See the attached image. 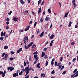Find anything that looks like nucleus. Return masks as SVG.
Listing matches in <instances>:
<instances>
[{"label": "nucleus", "instance_id": "obj_1", "mask_svg": "<svg viewBox=\"0 0 78 78\" xmlns=\"http://www.w3.org/2000/svg\"><path fill=\"white\" fill-rule=\"evenodd\" d=\"M8 70H10V71H12L14 69L13 67H9L7 68Z\"/></svg>", "mask_w": 78, "mask_h": 78}, {"label": "nucleus", "instance_id": "obj_2", "mask_svg": "<svg viewBox=\"0 0 78 78\" xmlns=\"http://www.w3.org/2000/svg\"><path fill=\"white\" fill-rule=\"evenodd\" d=\"M5 34H6V33L5 32L3 33V32L2 31L1 33V36H5Z\"/></svg>", "mask_w": 78, "mask_h": 78}, {"label": "nucleus", "instance_id": "obj_3", "mask_svg": "<svg viewBox=\"0 0 78 78\" xmlns=\"http://www.w3.org/2000/svg\"><path fill=\"white\" fill-rule=\"evenodd\" d=\"M33 42H31L29 44H28V45H27L28 47V48H29L30 47H31V46H32V45H33Z\"/></svg>", "mask_w": 78, "mask_h": 78}, {"label": "nucleus", "instance_id": "obj_4", "mask_svg": "<svg viewBox=\"0 0 78 78\" xmlns=\"http://www.w3.org/2000/svg\"><path fill=\"white\" fill-rule=\"evenodd\" d=\"M29 69V65H28L27 66V67L26 68H25L24 69V72H27L28 69Z\"/></svg>", "mask_w": 78, "mask_h": 78}, {"label": "nucleus", "instance_id": "obj_5", "mask_svg": "<svg viewBox=\"0 0 78 78\" xmlns=\"http://www.w3.org/2000/svg\"><path fill=\"white\" fill-rule=\"evenodd\" d=\"M13 20L15 22H17L18 20V18L14 17L13 18Z\"/></svg>", "mask_w": 78, "mask_h": 78}, {"label": "nucleus", "instance_id": "obj_6", "mask_svg": "<svg viewBox=\"0 0 78 78\" xmlns=\"http://www.w3.org/2000/svg\"><path fill=\"white\" fill-rule=\"evenodd\" d=\"M22 48H20L16 52L17 53H20V52L22 51Z\"/></svg>", "mask_w": 78, "mask_h": 78}, {"label": "nucleus", "instance_id": "obj_7", "mask_svg": "<svg viewBox=\"0 0 78 78\" xmlns=\"http://www.w3.org/2000/svg\"><path fill=\"white\" fill-rule=\"evenodd\" d=\"M54 37V35L52 34L51 35L49 39H53Z\"/></svg>", "mask_w": 78, "mask_h": 78}, {"label": "nucleus", "instance_id": "obj_8", "mask_svg": "<svg viewBox=\"0 0 78 78\" xmlns=\"http://www.w3.org/2000/svg\"><path fill=\"white\" fill-rule=\"evenodd\" d=\"M41 77H46V76H45V74L44 73H41Z\"/></svg>", "mask_w": 78, "mask_h": 78}, {"label": "nucleus", "instance_id": "obj_9", "mask_svg": "<svg viewBox=\"0 0 78 78\" xmlns=\"http://www.w3.org/2000/svg\"><path fill=\"white\" fill-rule=\"evenodd\" d=\"M44 56H45V53L44 52H42V55L41 56V58H43Z\"/></svg>", "mask_w": 78, "mask_h": 78}, {"label": "nucleus", "instance_id": "obj_10", "mask_svg": "<svg viewBox=\"0 0 78 78\" xmlns=\"http://www.w3.org/2000/svg\"><path fill=\"white\" fill-rule=\"evenodd\" d=\"M50 20V18L49 17H46L45 19V20L46 21H48V20Z\"/></svg>", "mask_w": 78, "mask_h": 78}, {"label": "nucleus", "instance_id": "obj_11", "mask_svg": "<svg viewBox=\"0 0 78 78\" xmlns=\"http://www.w3.org/2000/svg\"><path fill=\"white\" fill-rule=\"evenodd\" d=\"M69 12H68L67 13H66L65 14L64 17H67V15H68V14H69Z\"/></svg>", "mask_w": 78, "mask_h": 78}, {"label": "nucleus", "instance_id": "obj_12", "mask_svg": "<svg viewBox=\"0 0 78 78\" xmlns=\"http://www.w3.org/2000/svg\"><path fill=\"white\" fill-rule=\"evenodd\" d=\"M40 63H38L37 64V67L38 69H40L41 68V66H40Z\"/></svg>", "mask_w": 78, "mask_h": 78}, {"label": "nucleus", "instance_id": "obj_13", "mask_svg": "<svg viewBox=\"0 0 78 78\" xmlns=\"http://www.w3.org/2000/svg\"><path fill=\"white\" fill-rule=\"evenodd\" d=\"M20 2L22 5H23V4H24V3H25L24 1H23V0H20Z\"/></svg>", "mask_w": 78, "mask_h": 78}, {"label": "nucleus", "instance_id": "obj_14", "mask_svg": "<svg viewBox=\"0 0 78 78\" xmlns=\"http://www.w3.org/2000/svg\"><path fill=\"white\" fill-rule=\"evenodd\" d=\"M24 38L25 39L26 41H28V36H25Z\"/></svg>", "mask_w": 78, "mask_h": 78}, {"label": "nucleus", "instance_id": "obj_15", "mask_svg": "<svg viewBox=\"0 0 78 78\" xmlns=\"http://www.w3.org/2000/svg\"><path fill=\"white\" fill-rule=\"evenodd\" d=\"M44 31H43L40 35V37H42V36H44Z\"/></svg>", "mask_w": 78, "mask_h": 78}, {"label": "nucleus", "instance_id": "obj_16", "mask_svg": "<svg viewBox=\"0 0 78 78\" xmlns=\"http://www.w3.org/2000/svg\"><path fill=\"white\" fill-rule=\"evenodd\" d=\"M43 21H44V17H41L40 20V21L41 22H43Z\"/></svg>", "mask_w": 78, "mask_h": 78}, {"label": "nucleus", "instance_id": "obj_17", "mask_svg": "<svg viewBox=\"0 0 78 78\" xmlns=\"http://www.w3.org/2000/svg\"><path fill=\"white\" fill-rule=\"evenodd\" d=\"M26 12H27V14L28 13V11L27 10H26L25 12H23V13L24 14H25V13H26Z\"/></svg>", "mask_w": 78, "mask_h": 78}, {"label": "nucleus", "instance_id": "obj_18", "mask_svg": "<svg viewBox=\"0 0 78 78\" xmlns=\"http://www.w3.org/2000/svg\"><path fill=\"white\" fill-rule=\"evenodd\" d=\"M71 25H72V22L71 21L69 23L68 27H71Z\"/></svg>", "mask_w": 78, "mask_h": 78}, {"label": "nucleus", "instance_id": "obj_19", "mask_svg": "<svg viewBox=\"0 0 78 78\" xmlns=\"http://www.w3.org/2000/svg\"><path fill=\"white\" fill-rule=\"evenodd\" d=\"M24 47L25 49H26V50H28V47L27 46V44L25 45Z\"/></svg>", "mask_w": 78, "mask_h": 78}, {"label": "nucleus", "instance_id": "obj_20", "mask_svg": "<svg viewBox=\"0 0 78 78\" xmlns=\"http://www.w3.org/2000/svg\"><path fill=\"white\" fill-rule=\"evenodd\" d=\"M48 64V61H46L45 63V66H47Z\"/></svg>", "mask_w": 78, "mask_h": 78}, {"label": "nucleus", "instance_id": "obj_21", "mask_svg": "<svg viewBox=\"0 0 78 78\" xmlns=\"http://www.w3.org/2000/svg\"><path fill=\"white\" fill-rule=\"evenodd\" d=\"M36 25H37V22H35L34 25V28H35V27L36 26Z\"/></svg>", "mask_w": 78, "mask_h": 78}, {"label": "nucleus", "instance_id": "obj_22", "mask_svg": "<svg viewBox=\"0 0 78 78\" xmlns=\"http://www.w3.org/2000/svg\"><path fill=\"white\" fill-rule=\"evenodd\" d=\"M3 39H4L3 37H1L0 38L1 41H3Z\"/></svg>", "mask_w": 78, "mask_h": 78}, {"label": "nucleus", "instance_id": "obj_23", "mask_svg": "<svg viewBox=\"0 0 78 78\" xmlns=\"http://www.w3.org/2000/svg\"><path fill=\"white\" fill-rule=\"evenodd\" d=\"M41 1H42V0H39L38 2V5H39V4H41Z\"/></svg>", "mask_w": 78, "mask_h": 78}, {"label": "nucleus", "instance_id": "obj_24", "mask_svg": "<svg viewBox=\"0 0 78 78\" xmlns=\"http://www.w3.org/2000/svg\"><path fill=\"white\" fill-rule=\"evenodd\" d=\"M35 47H36V45L34 44H33V45L31 47V48H35Z\"/></svg>", "mask_w": 78, "mask_h": 78}, {"label": "nucleus", "instance_id": "obj_25", "mask_svg": "<svg viewBox=\"0 0 78 78\" xmlns=\"http://www.w3.org/2000/svg\"><path fill=\"white\" fill-rule=\"evenodd\" d=\"M64 66L63 65L62 66V68H61L60 70V71H61V70H62V69H64Z\"/></svg>", "mask_w": 78, "mask_h": 78}, {"label": "nucleus", "instance_id": "obj_26", "mask_svg": "<svg viewBox=\"0 0 78 78\" xmlns=\"http://www.w3.org/2000/svg\"><path fill=\"white\" fill-rule=\"evenodd\" d=\"M18 70H17V72H16V76H19V72H18Z\"/></svg>", "mask_w": 78, "mask_h": 78}, {"label": "nucleus", "instance_id": "obj_27", "mask_svg": "<svg viewBox=\"0 0 78 78\" xmlns=\"http://www.w3.org/2000/svg\"><path fill=\"white\" fill-rule=\"evenodd\" d=\"M4 49H8V47L6 45L5 46H4Z\"/></svg>", "mask_w": 78, "mask_h": 78}, {"label": "nucleus", "instance_id": "obj_28", "mask_svg": "<svg viewBox=\"0 0 78 78\" xmlns=\"http://www.w3.org/2000/svg\"><path fill=\"white\" fill-rule=\"evenodd\" d=\"M48 11L49 12V13H51V10H50V9H49L48 10Z\"/></svg>", "mask_w": 78, "mask_h": 78}, {"label": "nucleus", "instance_id": "obj_29", "mask_svg": "<svg viewBox=\"0 0 78 78\" xmlns=\"http://www.w3.org/2000/svg\"><path fill=\"white\" fill-rule=\"evenodd\" d=\"M10 53H11V55H14V53H15V52L13 51H11Z\"/></svg>", "mask_w": 78, "mask_h": 78}, {"label": "nucleus", "instance_id": "obj_30", "mask_svg": "<svg viewBox=\"0 0 78 78\" xmlns=\"http://www.w3.org/2000/svg\"><path fill=\"white\" fill-rule=\"evenodd\" d=\"M7 59H8V56H5V57H4V59L6 61V60H7Z\"/></svg>", "mask_w": 78, "mask_h": 78}, {"label": "nucleus", "instance_id": "obj_31", "mask_svg": "<svg viewBox=\"0 0 78 78\" xmlns=\"http://www.w3.org/2000/svg\"><path fill=\"white\" fill-rule=\"evenodd\" d=\"M23 73V71H21V72L19 73V75H22V74Z\"/></svg>", "mask_w": 78, "mask_h": 78}, {"label": "nucleus", "instance_id": "obj_32", "mask_svg": "<svg viewBox=\"0 0 78 78\" xmlns=\"http://www.w3.org/2000/svg\"><path fill=\"white\" fill-rule=\"evenodd\" d=\"M37 57V55H34V58H36Z\"/></svg>", "mask_w": 78, "mask_h": 78}, {"label": "nucleus", "instance_id": "obj_33", "mask_svg": "<svg viewBox=\"0 0 78 78\" xmlns=\"http://www.w3.org/2000/svg\"><path fill=\"white\" fill-rule=\"evenodd\" d=\"M11 13H12V11H10V12L8 13V15H11Z\"/></svg>", "mask_w": 78, "mask_h": 78}, {"label": "nucleus", "instance_id": "obj_34", "mask_svg": "<svg viewBox=\"0 0 78 78\" xmlns=\"http://www.w3.org/2000/svg\"><path fill=\"white\" fill-rule=\"evenodd\" d=\"M13 59H14V58H13L11 57L10 58H9L10 61H12Z\"/></svg>", "mask_w": 78, "mask_h": 78}, {"label": "nucleus", "instance_id": "obj_35", "mask_svg": "<svg viewBox=\"0 0 78 78\" xmlns=\"http://www.w3.org/2000/svg\"><path fill=\"white\" fill-rule=\"evenodd\" d=\"M39 29H38L37 30V32L36 33L37 34H39Z\"/></svg>", "mask_w": 78, "mask_h": 78}, {"label": "nucleus", "instance_id": "obj_36", "mask_svg": "<svg viewBox=\"0 0 78 78\" xmlns=\"http://www.w3.org/2000/svg\"><path fill=\"white\" fill-rule=\"evenodd\" d=\"M58 65V62H55V66H57Z\"/></svg>", "mask_w": 78, "mask_h": 78}, {"label": "nucleus", "instance_id": "obj_37", "mask_svg": "<svg viewBox=\"0 0 78 78\" xmlns=\"http://www.w3.org/2000/svg\"><path fill=\"white\" fill-rule=\"evenodd\" d=\"M37 51H36L33 53V55H37Z\"/></svg>", "mask_w": 78, "mask_h": 78}, {"label": "nucleus", "instance_id": "obj_38", "mask_svg": "<svg viewBox=\"0 0 78 78\" xmlns=\"http://www.w3.org/2000/svg\"><path fill=\"white\" fill-rule=\"evenodd\" d=\"M13 77H16V73H14L13 75Z\"/></svg>", "mask_w": 78, "mask_h": 78}, {"label": "nucleus", "instance_id": "obj_39", "mask_svg": "<svg viewBox=\"0 0 78 78\" xmlns=\"http://www.w3.org/2000/svg\"><path fill=\"white\" fill-rule=\"evenodd\" d=\"M77 72V69H75L74 71L73 72V73H76V72Z\"/></svg>", "mask_w": 78, "mask_h": 78}, {"label": "nucleus", "instance_id": "obj_40", "mask_svg": "<svg viewBox=\"0 0 78 78\" xmlns=\"http://www.w3.org/2000/svg\"><path fill=\"white\" fill-rule=\"evenodd\" d=\"M44 58L46 59V58H48V57H47V55H45L44 56Z\"/></svg>", "mask_w": 78, "mask_h": 78}, {"label": "nucleus", "instance_id": "obj_41", "mask_svg": "<svg viewBox=\"0 0 78 78\" xmlns=\"http://www.w3.org/2000/svg\"><path fill=\"white\" fill-rule=\"evenodd\" d=\"M55 71L54 70H53L51 72V74H54L55 73Z\"/></svg>", "mask_w": 78, "mask_h": 78}, {"label": "nucleus", "instance_id": "obj_42", "mask_svg": "<svg viewBox=\"0 0 78 78\" xmlns=\"http://www.w3.org/2000/svg\"><path fill=\"white\" fill-rule=\"evenodd\" d=\"M75 60H76V58H74L73 59V62H75Z\"/></svg>", "mask_w": 78, "mask_h": 78}, {"label": "nucleus", "instance_id": "obj_43", "mask_svg": "<svg viewBox=\"0 0 78 78\" xmlns=\"http://www.w3.org/2000/svg\"><path fill=\"white\" fill-rule=\"evenodd\" d=\"M6 20L7 22H9V20H9V18H7Z\"/></svg>", "mask_w": 78, "mask_h": 78}, {"label": "nucleus", "instance_id": "obj_44", "mask_svg": "<svg viewBox=\"0 0 78 78\" xmlns=\"http://www.w3.org/2000/svg\"><path fill=\"white\" fill-rule=\"evenodd\" d=\"M63 59V57H62L60 58V61H61V62L62 61Z\"/></svg>", "mask_w": 78, "mask_h": 78}, {"label": "nucleus", "instance_id": "obj_45", "mask_svg": "<svg viewBox=\"0 0 78 78\" xmlns=\"http://www.w3.org/2000/svg\"><path fill=\"white\" fill-rule=\"evenodd\" d=\"M73 6H74V8L76 7V4H75V2H74L73 3Z\"/></svg>", "mask_w": 78, "mask_h": 78}, {"label": "nucleus", "instance_id": "obj_46", "mask_svg": "<svg viewBox=\"0 0 78 78\" xmlns=\"http://www.w3.org/2000/svg\"><path fill=\"white\" fill-rule=\"evenodd\" d=\"M29 73V72H28V71L26 72L25 76H27V75H28V73Z\"/></svg>", "mask_w": 78, "mask_h": 78}, {"label": "nucleus", "instance_id": "obj_47", "mask_svg": "<svg viewBox=\"0 0 78 78\" xmlns=\"http://www.w3.org/2000/svg\"><path fill=\"white\" fill-rule=\"evenodd\" d=\"M6 23L7 25H9V21H7L6 22Z\"/></svg>", "mask_w": 78, "mask_h": 78}, {"label": "nucleus", "instance_id": "obj_48", "mask_svg": "<svg viewBox=\"0 0 78 78\" xmlns=\"http://www.w3.org/2000/svg\"><path fill=\"white\" fill-rule=\"evenodd\" d=\"M3 73V71H0V75L2 74Z\"/></svg>", "mask_w": 78, "mask_h": 78}, {"label": "nucleus", "instance_id": "obj_49", "mask_svg": "<svg viewBox=\"0 0 78 78\" xmlns=\"http://www.w3.org/2000/svg\"><path fill=\"white\" fill-rule=\"evenodd\" d=\"M61 65V63H58V64L57 65V66H59Z\"/></svg>", "mask_w": 78, "mask_h": 78}, {"label": "nucleus", "instance_id": "obj_50", "mask_svg": "<svg viewBox=\"0 0 78 78\" xmlns=\"http://www.w3.org/2000/svg\"><path fill=\"white\" fill-rule=\"evenodd\" d=\"M39 11H42V8L41 7L38 9Z\"/></svg>", "mask_w": 78, "mask_h": 78}, {"label": "nucleus", "instance_id": "obj_51", "mask_svg": "<svg viewBox=\"0 0 78 78\" xmlns=\"http://www.w3.org/2000/svg\"><path fill=\"white\" fill-rule=\"evenodd\" d=\"M5 28L6 30H8V29H9V27H8V26H6Z\"/></svg>", "mask_w": 78, "mask_h": 78}, {"label": "nucleus", "instance_id": "obj_52", "mask_svg": "<svg viewBox=\"0 0 78 78\" xmlns=\"http://www.w3.org/2000/svg\"><path fill=\"white\" fill-rule=\"evenodd\" d=\"M61 67H62V65H60L58 67V69H61Z\"/></svg>", "mask_w": 78, "mask_h": 78}, {"label": "nucleus", "instance_id": "obj_53", "mask_svg": "<svg viewBox=\"0 0 78 78\" xmlns=\"http://www.w3.org/2000/svg\"><path fill=\"white\" fill-rule=\"evenodd\" d=\"M77 76H78V75H75V76H74V77H73V78H75V77H76Z\"/></svg>", "mask_w": 78, "mask_h": 78}, {"label": "nucleus", "instance_id": "obj_54", "mask_svg": "<svg viewBox=\"0 0 78 78\" xmlns=\"http://www.w3.org/2000/svg\"><path fill=\"white\" fill-rule=\"evenodd\" d=\"M54 64V62L51 61V65H52V66H53V65Z\"/></svg>", "mask_w": 78, "mask_h": 78}, {"label": "nucleus", "instance_id": "obj_55", "mask_svg": "<svg viewBox=\"0 0 78 78\" xmlns=\"http://www.w3.org/2000/svg\"><path fill=\"white\" fill-rule=\"evenodd\" d=\"M5 53H3L2 57H3V56H5Z\"/></svg>", "mask_w": 78, "mask_h": 78}, {"label": "nucleus", "instance_id": "obj_56", "mask_svg": "<svg viewBox=\"0 0 78 78\" xmlns=\"http://www.w3.org/2000/svg\"><path fill=\"white\" fill-rule=\"evenodd\" d=\"M30 76L27 75V76L25 77V78H29Z\"/></svg>", "mask_w": 78, "mask_h": 78}, {"label": "nucleus", "instance_id": "obj_57", "mask_svg": "<svg viewBox=\"0 0 78 78\" xmlns=\"http://www.w3.org/2000/svg\"><path fill=\"white\" fill-rule=\"evenodd\" d=\"M66 73V71H64L63 72L62 74L63 75H64V74H65V73Z\"/></svg>", "mask_w": 78, "mask_h": 78}, {"label": "nucleus", "instance_id": "obj_58", "mask_svg": "<svg viewBox=\"0 0 78 78\" xmlns=\"http://www.w3.org/2000/svg\"><path fill=\"white\" fill-rule=\"evenodd\" d=\"M5 74L3 73L2 74V77H4L5 76Z\"/></svg>", "mask_w": 78, "mask_h": 78}, {"label": "nucleus", "instance_id": "obj_59", "mask_svg": "<svg viewBox=\"0 0 78 78\" xmlns=\"http://www.w3.org/2000/svg\"><path fill=\"white\" fill-rule=\"evenodd\" d=\"M44 1L43 2H42V3H41V5H44Z\"/></svg>", "mask_w": 78, "mask_h": 78}, {"label": "nucleus", "instance_id": "obj_60", "mask_svg": "<svg viewBox=\"0 0 78 78\" xmlns=\"http://www.w3.org/2000/svg\"><path fill=\"white\" fill-rule=\"evenodd\" d=\"M27 2H28V3H30L31 0H27Z\"/></svg>", "mask_w": 78, "mask_h": 78}, {"label": "nucleus", "instance_id": "obj_61", "mask_svg": "<svg viewBox=\"0 0 78 78\" xmlns=\"http://www.w3.org/2000/svg\"><path fill=\"white\" fill-rule=\"evenodd\" d=\"M30 26H28L27 27V29L28 30V29H29V28H30Z\"/></svg>", "mask_w": 78, "mask_h": 78}, {"label": "nucleus", "instance_id": "obj_62", "mask_svg": "<svg viewBox=\"0 0 78 78\" xmlns=\"http://www.w3.org/2000/svg\"><path fill=\"white\" fill-rule=\"evenodd\" d=\"M30 69L32 70V71H34V69H33V68H31H31H30Z\"/></svg>", "mask_w": 78, "mask_h": 78}, {"label": "nucleus", "instance_id": "obj_63", "mask_svg": "<svg viewBox=\"0 0 78 78\" xmlns=\"http://www.w3.org/2000/svg\"><path fill=\"white\" fill-rule=\"evenodd\" d=\"M24 65L25 67L26 66V62H24Z\"/></svg>", "mask_w": 78, "mask_h": 78}, {"label": "nucleus", "instance_id": "obj_64", "mask_svg": "<svg viewBox=\"0 0 78 78\" xmlns=\"http://www.w3.org/2000/svg\"><path fill=\"white\" fill-rule=\"evenodd\" d=\"M75 74L78 75V71H77L76 72V73Z\"/></svg>", "mask_w": 78, "mask_h": 78}]
</instances>
